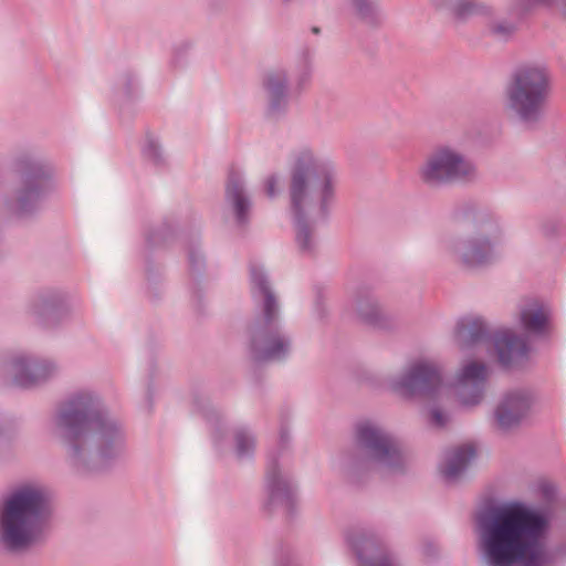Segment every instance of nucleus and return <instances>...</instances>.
Wrapping results in <instances>:
<instances>
[{
	"label": "nucleus",
	"mask_w": 566,
	"mask_h": 566,
	"mask_svg": "<svg viewBox=\"0 0 566 566\" xmlns=\"http://www.w3.org/2000/svg\"><path fill=\"white\" fill-rule=\"evenodd\" d=\"M52 433L65 444L66 459L78 473L101 469L126 449L122 426L99 411V399L91 391H78L59 407Z\"/></svg>",
	"instance_id": "obj_1"
},
{
	"label": "nucleus",
	"mask_w": 566,
	"mask_h": 566,
	"mask_svg": "<svg viewBox=\"0 0 566 566\" xmlns=\"http://www.w3.org/2000/svg\"><path fill=\"white\" fill-rule=\"evenodd\" d=\"M547 517L521 506L499 509L476 520L478 552L483 566H554L545 545Z\"/></svg>",
	"instance_id": "obj_2"
},
{
	"label": "nucleus",
	"mask_w": 566,
	"mask_h": 566,
	"mask_svg": "<svg viewBox=\"0 0 566 566\" xmlns=\"http://www.w3.org/2000/svg\"><path fill=\"white\" fill-rule=\"evenodd\" d=\"M290 200L301 250L311 251L314 240L310 227L325 218L335 199V163L322 151L301 146L292 153Z\"/></svg>",
	"instance_id": "obj_3"
},
{
	"label": "nucleus",
	"mask_w": 566,
	"mask_h": 566,
	"mask_svg": "<svg viewBox=\"0 0 566 566\" xmlns=\"http://www.w3.org/2000/svg\"><path fill=\"white\" fill-rule=\"evenodd\" d=\"M50 494L34 483L21 484L0 502V548L20 553L39 543L51 516Z\"/></svg>",
	"instance_id": "obj_4"
},
{
	"label": "nucleus",
	"mask_w": 566,
	"mask_h": 566,
	"mask_svg": "<svg viewBox=\"0 0 566 566\" xmlns=\"http://www.w3.org/2000/svg\"><path fill=\"white\" fill-rule=\"evenodd\" d=\"M486 378L485 364L469 360L463 363L454 380L446 386L439 368L433 361L418 359L409 364L406 370L391 382V387L406 397L415 395L434 397L452 390L463 406H474L482 399Z\"/></svg>",
	"instance_id": "obj_5"
},
{
	"label": "nucleus",
	"mask_w": 566,
	"mask_h": 566,
	"mask_svg": "<svg viewBox=\"0 0 566 566\" xmlns=\"http://www.w3.org/2000/svg\"><path fill=\"white\" fill-rule=\"evenodd\" d=\"M552 88V74L544 61H526L511 74L504 92L505 112L522 122L535 123L544 112Z\"/></svg>",
	"instance_id": "obj_6"
},
{
	"label": "nucleus",
	"mask_w": 566,
	"mask_h": 566,
	"mask_svg": "<svg viewBox=\"0 0 566 566\" xmlns=\"http://www.w3.org/2000/svg\"><path fill=\"white\" fill-rule=\"evenodd\" d=\"M250 273L253 297L263 306V315L252 329L251 356L255 361L282 359L290 350V339L280 332L275 296L261 265L251 264Z\"/></svg>",
	"instance_id": "obj_7"
},
{
	"label": "nucleus",
	"mask_w": 566,
	"mask_h": 566,
	"mask_svg": "<svg viewBox=\"0 0 566 566\" xmlns=\"http://www.w3.org/2000/svg\"><path fill=\"white\" fill-rule=\"evenodd\" d=\"M417 178L426 187L438 188L476 179L478 168L461 149L443 144L434 147L417 168Z\"/></svg>",
	"instance_id": "obj_8"
},
{
	"label": "nucleus",
	"mask_w": 566,
	"mask_h": 566,
	"mask_svg": "<svg viewBox=\"0 0 566 566\" xmlns=\"http://www.w3.org/2000/svg\"><path fill=\"white\" fill-rule=\"evenodd\" d=\"M356 443L363 462L370 469L395 471L403 463L398 442L376 423L369 421L358 423Z\"/></svg>",
	"instance_id": "obj_9"
},
{
	"label": "nucleus",
	"mask_w": 566,
	"mask_h": 566,
	"mask_svg": "<svg viewBox=\"0 0 566 566\" xmlns=\"http://www.w3.org/2000/svg\"><path fill=\"white\" fill-rule=\"evenodd\" d=\"M492 228L480 227L465 239H446L443 249L467 268L488 265L499 256L497 238L491 231Z\"/></svg>",
	"instance_id": "obj_10"
},
{
	"label": "nucleus",
	"mask_w": 566,
	"mask_h": 566,
	"mask_svg": "<svg viewBox=\"0 0 566 566\" xmlns=\"http://www.w3.org/2000/svg\"><path fill=\"white\" fill-rule=\"evenodd\" d=\"M56 365L50 360H34L24 353L14 354L7 365V373L12 382L21 388L36 386L56 371Z\"/></svg>",
	"instance_id": "obj_11"
},
{
	"label": "nucleus",
	"mask_w": 566,
	"mask_h": 566,
	"mask_svg": "<svg viewBox=\"0 0 566 566\" xmlns=\"http://www.w3.org/2000/svg\"><path fill=\"white\" fill-rule=\"evenodd\" d=\"M533 406V397L526 390L506 394L495 409L494 416L501 430L517 426Z\"/></svg>",
	"instance_id": "obj_12"
},
{
	"label": "nucleus",
	"mask_w": 566,
	"mask_h": 566,
	"mask_svg": "<svg viewBox=\"0 0 566 566\" xmlns=\"http://www.w3.org/2000/svg\"><path fill=\"white\" fill-rule=\"evenodd\" d=\"M454 342L462 352L472 349L479 353L489 349L491 345L485 323L478 316H465L458 322Z\"/></svg>",
	"instance_id": "obj_13"
},
{
	"label": "nucleus",
	"mask_w": 566,
	"mask_h": 566,
	"mask_svg": "<svg viewBox=\"0 0 566 566\" xmlns=\"http://www.w3.org/2000/svg\"><path fill=\"white\" fill-rule=\"evenodd\" d=\"M499 361L510 367L520 364L527 355L528 346L524 337H518L511 329L497 332L493 339Z\"/></svg>",
	"instance_id": "obj_14"
},
{
	"label": "nucleus",
	"mask_w": 566,
	"mask_h": 566,
	"mask_svg": "<svg viewBox=\"0 0 566 566\" xmlns=\"http://www.w3.org/2000/svg\"><path fill=\"white\" fill-rule=\"evenodd\" d=\"M226 198L232 208L238 223H244L250 212V200L244 193L243 177L239 171H231L226 187Z\"/></svg>",
	"instance_id": "obj_15"
},
{
	"label": "nucleus",
	"mask_w": 566,
	"mask_h": 566,
	"mask_svg": "<svg viewBox=\"0 0 566 566\" xmlns=\"http://www.w3.org/2000/svg\"><path fill=\"white\" fill-rule=\"evenodd\" d=\"M266 488L271 501L282 504H289L296 490L290 476L276 465H272L268 469Z\"/></svg>",
	"instance_id": "obj_16"
},
{
	"label": "nucleus",
	"mask_w": 566,
	"mask_h": 566,
	"mask_svg": "<svg viewBox=\"0 0 566 566\" xmlns=\"http://www.w3.org/2000/svg\"><path fill=\"white\" fill-rule=\"evenodd\" d=\"M475 457V449L471 444L459 447L446 455L440 465V472L448 481L458 479Z\"/></svg>",
	"instance_id": "obj_17"
},
{
	"label": "nucleus",
	"mask_w": 566,
	"mask_h": 566,
	"mask_svg": "<svg viewBox=\"0 0 566 566\" xmlns=\"http://www.w3.org/2000/svg\"><path fill=\"white\" fill-rule=\"evenodd\" d=\"M348 542L355 549L361 566H395L388 556L376 555L378 548L370 537L365 535L352 536Z\"/></svg>",
	"instance_id": "obj_18"
},
{
	"label": "nucleus",
	"mask_w": 566,
	"mask_h": 566,
	"mask_svg": "<svg viewBox=\"0 0 566 566\" xmlns=\"http://www.w3.org/2000/svg\"><path fill=\"white\" fill-rule=\"evenodd\" d=\"M547 310L535 301L526 303L520 311V324L522 328L527 333H542L547 324Z\"/></svg>",
	"instance_id": "obj_19"
},
{
	"label": "nucleus",
	"mask_w": 566,
	"mask_h": 566,
	"mask_svg": "<svg viewBox=\"0 0 566 566\" xmlns=\"http://www.w3.org/2000/svg\"><path fill=\"white\" fill-rule=\"evenodd\" d=\"M265 87L270 96V107L273 112L281 108L285 103L286 75L283 71H275L268 74Z\"/></svg>",
	"instance_id": "obj_20"
},
{
	"label": "nucleus",
	"mask_w": 566,
	"mask_h": 566,
	"mask_svg": "<svg viewBox=\"0 0 566 566\" xmlns=\"http://www.w3.org/2000/svg\"><path fill=\"white\" fill-rule=\"evenodd\" d=\"M359 319L370 326H382L384 312L375 300H361L357 304Z\"/></svg>",
	"instance_id": "obj_21"
},
{
	"label": "nucleus",
	"mask_w": 566,
	"mask_h": 566,
	"mask_svg": "<svg viewBox=\"0 0 566 566\" xmlns=\"http://www.w3.org/2000/svg\"><path fill=\"white\" fill-rule=\"evenodd\" d=\"M451 11L458 19H468L475 15L484 19L490 13V7L474 0H457L452 4Z\"/></svg>",
	"instance_id": "obj_22"
},
{
	"label": "nucleus",
	"mask_w": 566,
	"mask_h": 566,
	"mask_svg": "<svg viewBox=\"0 0 566 566\" xmlns=\"http://www.w3.org/2000/svg\"><path fill=\"white\" fill-rule=\"evenodd\" d=\"M484 22L491 35L499 40H506L515 32V25L504 19L493 17V10L490 7L489 15L484 17Z\"/></svg>",
	"instance_id": "obj_23"
},
{
	"label": "nucleus",
	"mask_w": 566,
	"mask_h": 566,
	"mask_svg": "<svg viewBox=\"0 0 566 566\" xmlns=\"http://www.w3.org/2000/svg\"><path fill=\"white\" fill-rule=\"evenodd\" d=\"M356 15L364 22L373 24L378 21L379 7L376 0H352Z\"/></svg>",
	"instance_id": "obj_24"
},
{
	"label": "nucleus",
	"mask_w": 566,
	"mask_h": 566,
	"mask_svg": "<svg viewBox=\"0 0 566 566\" xmlns=\"http://www.w3.org/2000/svg\"><path fill=\"white\" fill-rule=\"evenodd\" d=\"M40 198V189L39 187H29L19 196L15 213L22 216L27 212L31 211V208L33 205L39 200Z\"/></svg>",
	"instance_id": "obj_25"
},
{
	"label": "nucleus",
	"mask_w": 566,
	"mask_h": 566,
	"mask_svg": "<svg viewBox=\"0 0 566 566\" xmlns=\"http://www.w3.org/2000/svg\"><path fill=\"white\" fill-rule=\"evenodd\" d=\"M237 454L239 457L248 455L254 448V440L252 436L245 431H238L235 433Z\"/></svg>",
	"instance_id": "obj_26"
},
{
	"label": "nucleus",
	"mask_w": 566,
	"mask_h": 566,
	"mask_svg": "<svg viewBox=\"0 0 566 566\" xmlns=\"http://www.w3.org/2000/svg\"><path fill=\"white\" fill-rule=\"evenodd\" d=\"M265 192L270 198L276 196L281 190V178L277 175L269 176L265 181Z\"/></svg>",
	"instance_id": "obj_27"
},
{
	"label": "nucleus",
	"mask_w": 566,
	"mask_h": 566,
	"mask_svg": "<svg viewBox=\"0 0 566 566\" xmlns=\"http://www.w3.org/2000/svg\"><path fill=\"white\" fill-rule=\"evenodd\" d=\"M144 155L154 163H159L161 159V153L158 143L155 140L147 142L144 147Z\"/></svg>",
	"instance_id": "obj_28"
},
{
	"label": "nucleus",
	"mask_w": 566,
	"mask_h": 566,
	"mask_svg": "<svg viewBox=\"0 0 566 566\" xmlns=\"http://www.w3.org/2000/svg\"><path fill=\"white\" fill-rule=\"evenodd\" d=\"M518 11H527L537 4H551V0H512Z\"/></svg>",
	"instance_id": "obj_29"
},
{
	"label": "nucleus",
	"mask_w": 566,
	"mask_h": 566,
	"mask_svg": "<svg viewBox=\"0 0 566 566\" xmlns=\"http://www.w3.org/2000/svg\"><path fill=\"white\" fill-rule=\"evenodd\" d=\"M430 417L431 423L437 428H442L448 420L447 416L438 408H432L430 410Z\"/></svg>",
	"instance_id": "obj_30"
},
{
	"label": "nucleus",
	"mask_w": 566,
	"mask_h": 566,
	"mask_svg": "<svg viewBox=\"0 0 566 566\" xmlns=\"http://www.w3.org/2000/svg\"><path fill=\"white\" fill-rule=\"evenodd\" d=\"M560 10L566 18V0H560Z\"/></svg>",
	"instance_id": "obj_31"
}]
</instances>
